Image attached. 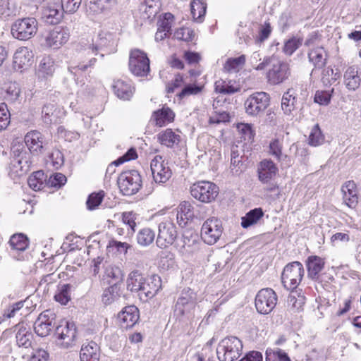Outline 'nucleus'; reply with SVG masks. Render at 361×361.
<instances>
[{"label": "nucleus", "instance_id": "7", "mask_svg": "<svg viewBox=\"0 0 361 361\" xmlns=\"http://www.w3.org/2000/svg\"><path fill=\"white\" fill-rule=\"evenodd\" d=\"M129 69L136 76H147L150 71L149 59L147 54L139 49L131 50L129 57Z\"/></svg>", "mask_w": 361, "mask_h": 361}, {"label": "nucleus", "instance_id": "50", "mask_svg": "<svg viewBox=\"0 0 361 361\" xmlns=\"http://www.w3.org/2000/svg\"><path fill=\"white\" fill-rule=\"evenodd\" d=\"M173 20V15L171 13H166L163 16H159L157 21V28H159V30L166 31L171 33Z\"/></svg>", "mask_w": 361, "mask_h": 361}, {"label": "nucleus", "instance_id": "24", "mask_svg": "<svg viewBox=\"0 0 361 361\" xmlns=\"http://www.w3.org/2000/svg\"><path fill=\"white\" fill-rule=\"evenodd\" d=\"M100 348L94 341L83 343L80 351V361H99Z\"/></svg>", "mask_w": 361, "mask_h": 361}, {"label": "nucleus", "instance_id": "28", "mask_svg": "<svg viewBox=\"0 0 361 361\" xmlns=\"http://www.w3.org/2000/svg\"><path fill=\"white\" fill-rule=\"evenodd\" d=\"M160 8L161 3L159 0H145L140 7L142 18L149 21L155 18Z\"/></svg>", "mask_w": 361, "mask_h": 361}, {"label": "nucleus", "instance_id": "5", "mask_svg": "<svg viewBox=\"0 0 361 361\" xmlns=\"http://www.w3.org/2000/svg\"><path fill=\"white\" fill-rule=\"evenodd\" d=\"M190 194L201 202L210 203L218 196L219 187L210 181H197L190 186Z\"/></svg>", "mask_w": 361, "mask_h": 361}, {"label": "nucleus", "instance_id": "61", "mask_svg": "<svg viewBox=\"0 0 361 361\" xmlns=\"http://www.w3.org/2000/svg\"><path fill=\"white\" fill-rule=\"evenodd\" d=\"M82 0H61V8L66 13H75L79 8Z\"/></svg>", "mask_w": 361, "mask_h": 361}, {"label": "nucleus", "instance_id": "11", "mask_svg": "<svg viewBox=\"0 0 361 361\" xmlns=\"http://www.w3.org/2000/svg\"><path fill=\"white\" fill-rule=\"evenodd\" d=\"M277 295L269 288L261 289L255 297V307L259 314H267L275 307L277 303Z\"/></svg>", "mask_w": 361, "mask_h": 361}, {"label": "nucleus", "instance_id": "34", "mask_svg": "<svg viewBox=\"0 0 361 361\" xmlns=\"http://www.w3.org/2000/svg\"><path fill=\"white\" fill-rule=\"evenodd\" d=\"M157 137L159 142L168 147H173L174 145H178L180 140V135L176 133L171 128H167L160 132Z\"/></svg>", "mask_w": 361, "mask_h": 361}, {"label": "nucleus", "instance_id": "22", "mask_svg": "<svg viewBox=\"0 0 361 361\" xmlns=\"http://www.w3.org/2000/svg\"><path fill=\"white\" fill-rule=\"evenodd\" d=\"M324 259L316 255L308 257L306 261L308 277L312 280L319 281L320 272L324 267Z\"/></svg>", "mask_w": 361, "mask_h": 361}, {"label": "nucleus", "instance_id": "2", "mask_svg": "<svg viewBox=\"0 0 361 361\" xmlns=\"http://www.w3.org/2000/svg\"><path fill=\"white\" fill-rule=\"evenodd\" d=\"M305 269L301 262L295 261L288 263L281 274V282L288 290H293L301 283Z\"/></svg>", "mask_w": 361, "mask_h": 361}, {"label": "nucleus", "instance_id": "9", "mask_svg": "<svg viewBox=\"0 0 361 361\" xmlns=\"http://www.w3.org/2000/svg\"><path fill=\"white\" fill-rule=\"evenodd\" d=\"M278 172L276 164L270 159H264L259 164L257 168L258 178L263 184H266L265 190L269 192L275 191L278 185L273 182V178Z\"/></svg>", "mask_w": 361, "mask_h": 361}, {"label": "nucleus", "instance_id": "36", "mask_svg": "<svg viewBox=\"0 0 361 361\" xmlns=\"http://www.w3.org/2000/svg\"><path fill=\"white\" fill-rule=\"evenodd\" d=\"M62 11L58 6L49 5L44 8L42 17L45 21L50 24H56L62 18Z\"/></svg>", "mask_w": 361, "mask_h": 361}, {"label": "nucleus", "instance_id": "20", "mask_svg": "<svg viewBox=\"0 0 361 361\" xmlns=\"http://www.w3.org/2000/svg\"><path fill=\"white\" fill-rule=\"evenodd\" d=\"M33 58L32 51L27 47L18 48L13 55V68L20 71L29 68L33 63Z\"/></svg>", "mask_w": 361, "mask_h": 361}, {"label": "nucleus", "instance_id": "42", "mask_svg": "<svg viewBox=\"0 0 361 361\" xmlns=\"http://www.w3.org/2000/svg\"><path fill=\"white\" fill-rule=\"evenodd\" d=\"M341 76L338 69L334 70L331 67L324 68L322 72L321 80L324 86H330L338 80Z\"/></svg>", "mask_w": 361, "mask_h": 361}, {"label": "nucleus", "instance_id": "55", "mask_svg": "<svg viewBox=\"0 0 361 361\" xmlns=\"http://www.w3.org/2000/svg\"><path fill=\"white\" fill-rule=\"evenodd\" d=\"M235 128L244 140L250 141L254 137V132L251 126L247 123H238L235 124Z\"/></svg>", "mask_w": 361, "mask_h": 361}, {"label": "nucleus", "instance_id": "64", "mask_svg": "<svg viewBox=\"0 0 361 361\" xmlns=\"http://www.w3.org/2000/svg\"><path fill=\"white\" fill-rule=\"evenodd\" d=\"M66 182V177L61 173H55L50 176L47 184L51 187L60 188Z\"/></svg>", "mask_w": 361, "mask_h": 361}, {"label": "nucleus", "instance_id": "13", "mask_svg": "<svg viewBox=\"0 0 361 361\" xmlns=\"http://www.w3.org/2000/svg\"><path fill=\"white\" fill-rule=\"evenodd\" d=\"M150 168L155 183L163 184L166 183L172 176V171L161 156L157 155L151 161Z\"/></svg>", "mask_w": 361, "mask_h": 361}, {"label": "nucleus", "instance_id": "10", "mask_svg": "<svg viewBox=\"0 0 361 361\" xmlns=\"http://www.w3.org/2000/svg\"><path fill=\"white\" fill-rule=\"evenodd\" d=\"M269 95L264 92H257L251 95L245 102L246 113L250 116H258L264 112L269 106Z\"/></svg>", "mask_w": 361, "mask_h": 361}, {"label": "nucleus", "instance_id": "30", "mask_svg": "<svg viewBox=\"0 0 361 361\" xmlns=\"http://www.w3.org/2000/svg\"><path fill=\"white\" fill-rule=\"evenodd\" d=\"M243 344L235 336H227V360L233 361L242 354Z\"/></svg>", "mask_w": 361, "mask_h": 361}, {"label": "nucleus", "instance_id": "44", "mask_svg": "<svg viewBox=\"0 0 361 361\" xmlns=\"http://www.w3.org/2000/svg\"><path fill=\"white\" fill-rule=\"evenodd\" d=\"M18 329L16 333V342L18 346L28 348L31 345V338H32V334L26 329V328L18 326Z\"/></svg>", "mask_w": 361, "mask_h": 361}, {"label": "nucleus", "instance_id": "45", "mask_svg": "<svg viewBox=\"0 0 361 361\" xmlns=\"http://www.w3.org/2000/svg\"><path fill=\"white\" fill-rule=\"evenodd\" d=\"M120 297L119 288L116 285L106 288L102 295V300L105 305H110Z\"/></svg>", "mask_w": 361, "mask_h": 361}, {"label": "nucleus", "instance_id": "18", "mask_svg": "<svg viewBox=\"0 0 361 361\" xmlns=\"http://www.w3.org/2000/svg\"><path fill=\"white\" fill-rule=\"evenodd\" d=\"M55 319L56 315L53 311L47 310L42 312L34 324L35 333L41 337L48 336L55 325Z\"/></svg>", "mask_w": 361, "mask_h": 361}, {"label": "nucleus", "instance_id": "62", "mask_svg": "<svg viewBox=\"0 0 361 361\" xmlns=\"http://www.w3.org/2000/svg\"><path fill=\"white\" fill-rule=\"evenodd\" d=\"M136 214L133 212H123L122 214V221L124 224L128 226L130 230V233L135 232V228L136 226Z\"/></svg>", "mask_w": 361, "mask_h": 361}, {"label": "nucleus", "instance_id": "60", "mask_svg": "<svg viewBox=\"0 0 361 361\" xmlns=\"http://www.w3.org/2000/svg\"><path fill=\"white\" fill-rule=\"evenodd\" d=\"M304 304L305 298L302 295H298V298H296L291 294L288 298V305L294 311L302 310Z\"/></svg>", "mask_w": 361, "mask_h": 361}, {"label": "nucleus", "instance_id": "39", "mask_svg": "<svg viewBox=\"0 0 361 361\" xmlns=\"http://www.w3.org/2000/svg\"><path fill=\"white\" fill-rule=\"evenodd\" d=\"M60 110L54 104H45L42 110V116L47 124L56 123L59 118Z\"/></svg>", "mask_w": 361, "mask_h": 361}, {"label": "nucleus", "instance_id": "1", "mask_svg": "<svg viewBox=\"0 0 361 361\" xmlns=\"http://www.w3.org/2000/svg\"><path fill=\"white\" fill-rule=\"evenodd\" d=\"M269 66L267 79L271 85H279L287 80L290 74L289 65L284 61L271 56L264 58L263 61L255 67L257 71H262Z\"/></svg>", "mask_w": 361, "mask_h": 361}, {"label": "nucleus", "instance_id": "4", "mask_svg": "<svg viewBox=\"0 0 361 361\" xmlns=\"http://www.w3.org/2000/svg\"><path fill=\"white\" fill-rule=\"evenodd\" d=\"M54 336L57 345L63 349H68L74 345L77 330L72 322L61 321L56 326Z\"/></svg>", "mask_w": 361, "mask_h": 361}, {"label": "nucleus", "instance_id": "32", "mask_svg": "<svg viewBox=\"0 0 361 361\" xmlns=\"http://www.w3.org/2000/svg\"><path fill=\"white\" fill-rule=\"evenodd\" d=\"M175 114L168 107H163L161 109L154 111L152 114L155 124L159 127L164 126L173 121Z\"/></svg>", "mask_w": 361, "mask_h": 361}, {"label": "nucleus", "instance_id": "23", "mask_svg": "<svg viewBox=\"0 0 361 361\" xmlns=\"http://www.w3.org/2000/svg\"><path fill=\"white\" fill-rule=\"evenodd\" d=\"M118 319L122 327H133L139 319V310L134 306H127L118 314Z\"/></svg>", "mask_w": 361, "mask_h": 361}, {"label": "nucleus", "instance_id": "54", "mask_svg": "<svg viewBox=\"0 0 361 361\" xmlns=\"http://www.w3.org/2000/svg\"><path fill=\"white\" fill-rule=\"evenodd\" d=\"M302 44V39L293 37L285 42L283 52L288 56L292 55Z\"/></svg>", "mask_w": 361, "mask_h": 361}, {"label": "nucleus", "instance_id": "38", "mask_svg": "<svg viewBox=\"0 0 361 361\" xmlns=\"http://www.w3.org/2000/svg\"><path fill=\"white\" fill-rule=\"evenodd\" d=\"M145 279L139 271H131L127 279L128 289L132 292L139 293Z\"/></svg>", "mask_w": 361, "mask_h": 361}, {"label": "nucleus", "instance_id": "58", "mask_svg": "<svg viewBox=\"0 0 361 361\" xmlns=\"http://www.w3.org/2000/svg\"><path fill=\"white\" fill-rule=\"evenodd\" d=\"M194 31L189 27H181L177 29L174 32V37L178 40L190 42L194 39Z\"/></svg>", "mask_w": 361, "mask_h": 361}, {"label": "nucleus", "instance_id": "47", "mask_svg": "<svg viewBox=\"0 0 361 361\" xmlns=\"http://www.w3.org/2000/svg\"><path fill=\"white\" fill-rule=\"evenodd\" d=\"M155 234L152 230L148 228L139 231L137 235V241L142 246L150 245L154 240Z\"/></svg>", "mask_w": 361, "mask_h": 361}, {"label": "nucleus", "instance_id": "17", "mask_svg": "<svg viewBox=\"0 0 361 361\" xmlns=\"http://www.w3.org/2000/svg\"><path fill=\"white\" fill-rule=\"evenodd\" d=\"M197 302L196 293L190 289L184 290L178 298L175 306V312L178 315H185L194 312Z\"/></svg>", "mask_w": 361, "mask_h": 361}, {"label": "nucleus", "instance_id": "41", "mask_svg": "<svg viewBox=\"0 0 361 361\" xmlns=\"http://www.w3.org/2000/svg\"><path fill=\"white\" fill-rule=\"evenodd\" d=\"M11 248L16 251H24L29 245V240L26 235L23 233L13 235L9 240Z\"/></svg>", "mask_w": 361, "mask_h": 361}, {"label": "nucleus", "instance_id": "12", "mask_svg": "<svg viewBox=\"0 0 361 361\" xmlns=\"http://www.w3.org/2000/svg\"><path fill=\"white\" fill-rule=\"evenodd\" d=\"M178 236V231L175 224L170 220L159 223L158 226V235L157 245L161 248H166L172 245Z\"/></svg>", "mask_w": 361, "mask_h": 361}, {"label": "nucleus", "instance_id": "26", "mask_svg": "<svg viewBox=\"0 0 361 361\" xmlns=\"http://www.w3.org/2000/svg\"><path fill=\"white\" fill-rule=\"evenodd\" d=\"M226 96L224 94H219L214 99L213 108L214 110L215 116H212L209 122L211 123H220L226 122Z\"/></svg>", "mask_w": 361, "mask_h": 361}, {"label": "nucleus", "instance_id": "49", "mask_svg": "<svg viewBox=\"0 0 361 361\" xmlns=\"http://www.w3.org/2000/svg\"><path fill=\"white\" fill-rule=\"evenodd\" d=\"M38 71L42 76L51 75L54 71V61L49 56L42 58L39 65Z\"/></svg>", "mask_w": 361, "mask_h": 361}, {"label": "nucleus", "instance_id": "48", "mask_svg": "<svg viewBox=\"0 0 361 361\" xmlns=\"http://www.w3.org/2000/svg\"><path fill=\"white\" fill-rule=\"evenodd\" d=\"M54 298L60 304L66 305L71 300V286L69 284H63L59 287Z\"/></svg>", "mask_w": 361, "mask_h": 361}, {"label": "nucleus", "instance_id": "33", "mask_svg": "<svg viewBox=\"0 0 361 361\" xmlns=\"http://www.w3.org/2000/svg\"><path fill=\"white\" fill-rule=\"evenodd\" d=\"M361 78L358 75L357 68L350 66L347 68L344 73V82L349 90L355 91L360 85Z\"/></svg>", "mask_w": 361, "mask_h": 361}, {"label": "nucleus", "instance_id": "59", "mask_svg": "<svg viewBox=\"0 0 361 361\" xmlns=\"http://www.w3.org/2000/svg\"><path fill=\"white\" fill-rule=\"evenodd\" d=\"M11 121V115L7 105L5 103L0 104V131L5 130Z\"/></svg>", "mask_w": 361, "mask_h": 361}, {"label": "nucleus", "instance_id": "56", "mask_svg": "<svg viewBox=\"0 0 361 361\" xmlns=\"http://www.w3.org/2000/svg\"><path fill=\"white\" fill-rule=\"evenodd\" d=\"M272 32V28L269 22H264V24L260 25L259 27V33L255 39L257 44H261L267 39Z\"/></svg>", "mask_w": 361, "mask_h": 361}, {"label": "nucleus", "instance_id": "51", "mask_svg": "<svg viewBox=\"0 0 361 361\" xmlns=\"http://www.w3.org/2000/svg\"><path fill=\"white\" fill-rule=\"evenodd\" d=\"M105 193L103 190L91 193L87 200V207L90 210L97 209L101 204Z\"/></svg>", "mask_w": 361, "mask_h": 361}, {"label": "nucleus", "instance_id": "35", "mask_svg": "<svg viewBox=\"0 0 361 361\" xmlns=\"http://www.w3.org/2000/svg\"><path fill=\"white\" fill-rule=\"evenodd\" d=\"M297 97L293 89H288L283 95L281 109L284 114H290L295 108Z\"/></svg>", "mask_w": 361, "mask_h": 361}, {"label": "nucleus", "instance_id": "14", "mask_svg": "<svg viewBox=\"0 0 361 361\" xmlns=\"http://www.w3.org/2000/svg\"><path fill=\"white\" fill-rule=\"evenodd\" d=\"M178 252L184 257L192 255L199 249L198 236L190 231H185L176 243Z\"/></svg>", "mask_w": 361, "mask_h": 361}, {"label": "nucleus", "instance_id": "27", "mask_svg": "<svg viewBox=\"0 0 361 361\" xmlns=\"http://www.w3.org/2000/svg\"><path fill=\"white\" fill-rule=\"evenodd\" d=\"M309 61L313 64L314 68L312 71V73L314 69L323 68L328 59V54L326 51L322 47H317L308 52Z\"/></svg>", "mask_w": 361, "mask_h": 361}, {"label": "nucleus", "instance_id": "31", "mask_svg": "<svg viewBox=\"0 0 361 361\" xmlns=\"http://www.w3.org/2000/svg\"><path fill=\"white\" fill-rule=\"evenodd\" d=\"M113 90L115 94L123 100H129L133 94V88L131 85L123 80L114 81Z\"/></svg>", "mask_w": 361, "mask_h": 361}, {"label": "nucleus", "instance_id": "37", "mask_svg": "<svg viewBox=\"0 0 361 361\" xmlns=\"http://www.w3.org/2000/svg\"><path fill=\"white\" fill-rule=\"evenodd\" d=\"M263 216L264 212L262 208L251 209L241 218V226L243 228H247L256 224Z\"/></svg>", "mask_w": 361, "mask_h": 361}, {"label": "nucleus", "instance_id": "52", "mask_svg": "<svg viewBox=\"0 0 361 361\" xmlns=\"http://www.w3.org/2000/svg\"><path fill=\"white\" fill-rule=\"evenodd\" d=\"M105 276L115 281H121L123 279V273L121 269L116 265L108 264L105 267Z\"/></svg>", "mask_w": 361, "mask_h": 361}, {"label": "nucleus", "instance_id": "19", "mask_svg": "<svg viewBox=\"0 0 361 361\" xmlns=\"http://www.w3.org/2000/svg\"><path fill=\"white\" fill-rule=\"evenodd\" d=\"M161 288V278L158 275H152L145 279L138 295L141 300L147 302L154 298Z\"/></svg>", "mask_w": 361, "mask_h": 361}, {"label": "nucleus", "instance_id": "6", "mask_svg": "<svg viewBox=\"0 0 361 361\" xmlns=\"http://www.w3.org/2000/svg\"><path fill=\"white\" fill-rule=\"evenodd\" d=\"M70 30L67 27L57 26L46 31L41 37V44L47 48L59 49L69 39Z\"/></svg>", "mask_w": 361, "mask_h": 361}, {"label": "nucleus", "instance_id": "8", "mask_svg": "<svg viewBox=\"0 0 361 361\" xmlns=\"http://www.w3.org/2000/svg\"><path fill=\"white\" fill-rule=\"evenodd\" d=\"M141 176L135 170L124 171L118 178V187L124 195L136 193L141 187Z\"/></svg>", "mask_w": 361, "mask_h": 361}, {"label": "nucleus", "instance_id": "40", "mask_svg": "<svg viewBox=\"0 0 361 361\" xmlns=\"http://www.w3.org/2000/svg\"><path fill=\"white\" fill-rule=\"evenodd\" d=\"M191 14L196 22H202L206 13L207 4L202 0H193L190 4Z\"/></svg>", "mask_w": 361, "mask_h": 361}, {"label": "nucleus", "instance_id": "21", "mask_svg": "<svg viewBox=\"0 0 361 361\" xmlns=\"http://www.w3.org/2000/svg\"><path fill=\"white\" fill-rule=\"evenodd\" d=\"M24 140L30 153L38 154L42 152L44 137L40 132L37 130L28 132L25 135Z\"/></svg>", "mask_w": 361, "mask_h": 361}, {"label": "nucleus", "instance_id": "63", "mask_svg": "<svg viewBox=\"0 0 361 361\" xmlns=\"http://www.w3.org/2000/svg\"><path fill=\"white\" fill-rule=\"evenodd\" d=\"M269 153L274 156L277 160H281L283 156L282 153V144L277 139L271 141L269 144Z\"/></svg>", "mask_w": 361, "mask_h": 361}, {"label": "nucleus", "instance_id": "15", "mask_svg": "<svg viewBox=\"0 0 361 361\" xmlns=\"http://www.w3.org/2000/svg\"><path fill=\"white\" fill-rule=\"evenodd\" d=\"M223 230L222 224L219 219L215 218L207 219L202 226V238L207 244L212 245L222 235Z\"/></svg>", "mask_w": 361, "mask_h": 361}, {"label": "nucleus", "instance_id": "43", "mask_svg": "<svg viewBox=\"0 0 361 361\" xmlns=\"http://www.w3.org/2000/svg\"><path fill=\"white\" fill-rule=\"evenodd\" d=\"M45 177L43 171L34 172L27 179V183L30 188L35 191L40 190L44 185Z\"/></svg>", "mask_w": 361, "mask_h": 361}, {"label": "nucleus", "instance_id": "29", "mask_svg": "<svg viewBox=\"0 0 361 361\" xmlns=\"http://www.w3.org/2000/svg\"><path fill=\"white\" fill-rule=\"evenodd\" d=\"M193 217L194 212L191 204L185 201L181 202L178 207L176 215L177 222L179 226L184 227Z\"/></svg>", "mask_w": 361, "mask_h": 361}, {"label": "nucleus", "instance_id": "16", "mask_svg": "<svg viewBox=\"0 0 361 361\" xmlns=\"http://www.w3.org/2000/svg\"><path fill=\"white\" fill-rule=\"evenodd\" d=\"M12 150L13 156L11 161V169L18 176H21L29 170L31 164L30 154L20 146L14 147Z\"/></svg>", "mask_w": 361, "mask_h": 361}, {"label": "nucleus", "instance_id": "46", "mask_svg": "<svg viewBox=\"0 0 361 361\" xmlns=\"http://www.w3.org/2000/svg\"><path fill=\"white\" fill-rule=\"evenodd\" d=\"M246 61V56L244 54L238 57H231L227 59V72L238 73L244 66Z\"/></svg>", "mask_w": 361, "mask_h": 361}, {"label": "nucleus", "instance_id": "53", "mask_svg": "<svg viewBox=\"0 0 361 361\" xmlns=\"http://www.w3.org/2000/svg\"><path fill=\"white\" fill-rule=\"evenodd\" d=\"M324 136L318 125L313 127L309 136V144L312 146H319L324 142Z\"/></svg>", "mask_w": 361, "mask_h": 361}, {"label": "nucleus", "instance_id": "57", "mask_svg": "<svg viewBox=\"0 0 361 361\" xmlns=\"http://www.w3.org/2000/svg\"><path fill=\"white\" fill-rule=\"evenodd\" d=\"M49 164L55 169H59L63 165L64 157L62 152L59 149H54L49 157Z\"/></svg>", "mask_w": 361, "mask_h": 361}, {"label": "nucleus", "instance_id": "25", "mask_svg": "<svg viewBox=\"0 0 361 361\" xmlns=\"http://www.w3.org/2000/svg\"><path fill=\"white\" fill-rule=\"evenodd\" d=\"M343 199L345 204L350 208H355L358 203L356 184L353 180L345 182L341 188Z\"/></svg>", "mask_w": 361, "mask_h": 361}, {"label": "nucleus", "instance_id": "3", "mask_svg": "<svg viewBox=\"0 0 361 361\" xmlns=\"http://www.w3.org/2000/svg\"><path fill=\"white\" fill-rule=\"evenodd\" d=\"M38 30V22L35 18L16 20L11 26L13 37L19 40H27L34 37Z\"/></svg>", "mask_w": 361, "mask_h": 361}]
</instances>
